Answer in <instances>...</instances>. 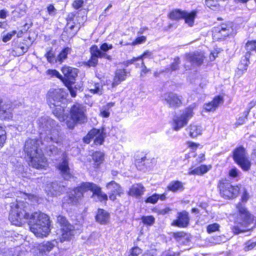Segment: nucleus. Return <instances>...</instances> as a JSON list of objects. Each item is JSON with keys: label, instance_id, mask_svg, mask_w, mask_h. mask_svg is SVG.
Here are the masks:
<instances>
[{"label": "nucleus", "instance_id": "nucleus-1", "mask_svg": "<svg viewBox=\"0 0 256 256\" xmlns=\"http://www.w3.org/2000/svg\"><path fill=\"white\" fill-rule=\"evenodd\" d=\"M9 220L12 224L20 226L24 220L30 218L28 222L30 230L36 237L46 236L50 232L48 216L41 212L32 214L30 217L28 212L29 204L24 201L16 200L10 203Z\"/></svg>", "mask_w": 256, "mask_h": 256}, {"label": "nucleus", "instance_id": "nucleus-2", "mask_svg": "<svg viewBox=\"0 0 256 256\" xmlns=\"http://www.w3.org/2000/svg\"><path fill=\"white\" fill-rule=\"evenodd\" d=\"M42 140L35 139L28 140L24 144V150L28 157V164L32 167L40 169L46 165V160L44 157L40 146Z\"/></svg>", "mask_w": 256, "mask_h": 256}, {"label": "nucleus", "instance_id": "nucleus-3", "mask_svg": "<svg viewBox=\"0 0 256 256\" xmlns=\"http://www.w3.org/2000/svg\"><path fill=\"white\" fill-rule=\"evenodd\" d=\"M88 190L92 192L93 195L96 196L100 200L108 199L107 195L102 192L100 187L92 182H85L69 192L66 202L72 205L76 204L83 198L84 193Z\"/></svg>", "mask_w": 256, "mask_h": 256}, {"label": "nucleus", "instance_id": "nucleus-4", "mask_svg": "<svg viewBox=\"0 0 256 256\" xmlns=\"http://www.w3.org/2000/svg\"><path fill=\"white\" fill-rule=\"evenodd\" d=\"M37 124L40 131V138H44V144L50 139L57 144L60 142L58 126L55 120L48 116H44L38 120Z\"/></svg>", "mask_w": 256, "mask_h": 256}, {"label": "nucleus", "instance_id": "nucleus-5", "mask_svg": "<svg viewBox=\"0 0 256 256\" xmlns=\"http://www.w3.org/2000/svg\"><path fill=\"white\" fill-rule=\"evenodd\" d=\"M113 48L112 44L104 42L98 48L96 45H93L90 48V59L87 62L86 64L89 66H95L98 64V58H104L110 61L112 59V56L106 52Z\"/></svg>", "mask_w": 256, "mask_h": 256}, {"label": "nucleus", "instance_id": "nucleus-6", "mask_svg": "<svg viewBox=\"0 0 256 256\" xmlns=\"http://www.w3.org/2000/svg\"><path fill=\"white\" fill-rule=\"evenodd\" d=\"M86 110L82 104H76L70 110V118L72 121H67L66 125L70 129H73L76 124H85L88 121Z\"/></svg>", "mask_w": 256, "mask_h": 256}, {"label": "nucleus", "instance_id": "nucleus-7", "mask_svg": "<svg viewBox=\"0 0 256 256\" xmlns=\"http://www.w3.org/2000/svg\"><path fill=\"white\" fill-rule=\"evenodd\" d=\"M195 104H193L186 108L180 115L174 116L172 120V128L176 131H178L187 124L189 120L194 115L193 109Z\"/></svg>", "mask_w": 256, "mask_h": 256}, {"label": "nucleus", "instance_id": "nucleus-8", "mask_svg": "<svg viewBox=\"0 0 256 256\" xmlns=\"http://www.w3.org/2000/svg\"><path fill=\"white\" fill-rule=\"evenodd\" d=\"M57 223L60 226L62 234L60 238V242L69 240L74 234V226L70 224L64 216L60 215L57 216Z\"/></svg>", "mask_w": 256, "mask_h": 256}, {"label": "nucleus", "instance_id": "nucleus-9", "mask_svg": "<svg viewBox=\"0 0 256 256\" xmlns=\"http://www.w3.org/2000/svg\"><path fill=\"white\" fill-rule=\"evenodd\" d=\"M218 188L220 194L223 197L227 198H235L239 191V188L238 186H232L226 180L220 181Z\"/></svg>", "mask_w": 256, "mask_h": 256}, {"label": "nucleus", "instance_id": "nucleus-10", "mask_svg": "<svg viewBox=\"0 0 256 256\" xmlns=\"http://www.w3.org/2000/svg\"><path fill=\"white\" fill-rule=\"evenodd\" d=\"M234 159L244 170H248L250 169V162L246 157V150L243 147L240 146L234 150Z\"/></svg>", "mask_w": 256, "mask_h": 256}, {"label": "nucleus", "instance_id": "nucleus-11", "mask_svg": "<svg viewBox=\"0 0 256 256\" xmlns=\"http://www.w3.org/2000/svg\"><path fill=\"white\" fill-rule=\"evenodd\" d=\"M233 32L232 24H222L214 28L213 38L215 40H222L231 34Z\"/></svg>", "mask_w": 256, "mask_h": 256}, {"label": "nucleus", "instance_id": "nucleus-12", "mask_svg": "<svg viewBox=\"0 0 256 256\" xmlns=\"http://www.w3.org/2000/svg\"><path fill=\"white\" fill-rule=\"evenodd\" d=\"M106 134L104 130L92 128L83 138V141L86 144H90L91 140L94 139V143L96 144H102L104 142Z\"/></svg>", "mask_w": 256, "mask_h": 256}, {"label": "nucleus", "instance_id": "nucleus-13", "mask_svg": "<svg viewBox=\"0 0 256 256\" xmlns=\"http://www.w3.org/2000/svg\"><path fill=\"white\" fill-rule=\"evenodd\" d=\"M66 97V92L61 88L50 89L47 94L48 101L50 106H55L60 103Z\"/></svg>", "mask_w": 256, "mask_h": 256}, {"label": "nucleus", "instance_id": "nucleus-14", "mask_svg": "<svg viewBox=\"0 0 256 256\" xmlns=\"http://www.w3.org/2000/svg\"><path fill=\"white\" fill-rule=\"evenodd\" d=\"M62 140L58 144H57L52 140H48V142L44 144V138L42 139V142H41V146L44 150L46 154L50 156H54L60 154V148H58V146L61 144Z\"/></svg>", "mask_w": 256, "mask_h": 256}, {"label": "nucleus", "instance_id": "nucleus-15", "mask_svg": "<svg viewBox=\"0 0 256 256\" xmlns=\"http://www.w3.org/2000/svg\"><path fill=\"white\" fill-rule=\"evenodd\" d=\"M64 77H62V81L66 86H72L74 84L76 78L78 76V70L70 66H64L62 68Z\"/></svg>", "mask_w": 256, "mask_h": 256}, {"label": "nucleus", "instance_id": "nucleus-16", "mask_svg": "<svg viewBox=\"0 0 256 256\" xmlns=\"http://www.w3.org/2000/svg\"><path fill=\"white\" fill-rule=\"evenodd\" d=\"M56 242L55 240L46 241L40 244L33 250L35 256H44L50 252L56 246Z\"/></svg>", "mask_w": 256, "mask_h": 256}, {"label": "nucleus", "instance_id": "nucleus-17", "mask_svg": "<svg viewBox=\"0 0 256 256\" xmlns=\"http://www.w3.org/2000/svg\"><path fill=\"white\" fill-rule=\"evenodd\" d=\"M182 99L181 96H178L176 94L173 92H169L164 94V100L170 108L179 107L182 104Z\"/></svg>", "mask_w": 256, "mask_h": 256}, {"label": "nucleus", "instance_id": "nucleus-18", "mask_svg": "<svg viewBox=\"0 0 256 256\" xmlns=\"http://www.w3.org/2000/svg\"><path fill=\"white\" fill-rule=\"evenodd\" d=\"M189 222L188 213L184 210L178 213L177 219L173 221L172 225L179 228H184L188 226Z\"/></svg>", "mask_w": 256, "mask_h": 256}, {"label": "nucleus", "instance_id": "nucleus-19", "mask_svg": "<svg viewBox=\"0 0 256 256\" xmlns=\"http://www.w3.org/2000/svg\"><path fill=\"white\" fill-rule=\"evenodd\" d=\"M64 190V186L58 182H53L47 184L46 191L48 194L51 196L60 195Z\"/></svg>", "mask_w": 256, "mask_h": 256}, {"label": "nucleus", "instance_id": "nucleus-20", "mask_svg": "<svg viewBox=\"0 0 256 256\" xmlns=\"http://www.w3.org/2000/svg\"><path fill=\"white\" fill-rule=\"evenodd\" d=\"M106 188L110 191V199L114 200L116 199V196H120L123 194L122 188L119 184L114 181H112L106 184Z\"/></svg>", "mask_w": 256, "mask_h": 256}, {"label": "nucleus", "instance_id": "nucleus-21", "mask_svg": "<svg viewBox=\"0 0 256 256\" xmlns=\"http://www.w3.org/2000/svg\"><path fill=\"white\" fill-rule=\"evenodd\" d=\"M185 57L188 62L198 66L202 64L204 58L203 52H199L187 54Z\"/></svg>", "mask_w": 256, "mask_h": 256}, {"label": "nucleus", "instance_id": "nucleus-22", "mask_svg": "<svg viewBox=\"0 0 256 256\" xmlns=\"http://www.w3.org/2000/svg\"><path fill=\"white\" fill-rule=\"evenodd\" d=\"M58 168L65 180H68L71 178L72 174L70 172L68 161L66 158H64L62 161L59 163Z\"/></svg>", "mask_w": 256, "mask_h": 256}, {"label": "nucleus", "instance_id": "nucleus-23", "mask_svg": "<svg viewBox=\"0 0 256 256\" xmlns=\"http://www.w3.org/2000/svg\"><path fill=\"white\" fill-rule=\"evenodd\" d=\"M240 212V218L243 220L246 224H249L254 220L252 216L248 212L246 208L243 204L238 203L236 206Z\"/></svg>", "mask_w": 256, "mask_h": 256}, {"label": "nucleus", "instance_id": "nucleus-24", "mask_svg": "<svg viewBox=\"0 0 256 256\" xmlns=\"http://www.w3.org/2000/svg\"><path fill=\"white\" fill-rule=\"evenodd\" d=\"M156 160L155 158L146 156L142 158H138L136 161L137 167L143 166L146 168H150L156 164Z\"/></svg>", "mask_w": 256, "mask_h": 256}, {"label": "nucleus", "instance_id": "nucleus-25", "mask_svg": "<svg viewBox=\"0 0 256 256\" xmlns=\"http://www.w3.org/2000/svg\"><path fill=\"white\" fill-rule=\"evenodd\" d=\"M126 71L124 69H118L115 72V75L112 84V88H115L124 81L126 78Z\"/></svg>", "mask_w": 256, "mask_h": 256}, {"label": "nucleus", "instance_id": "nucleus-26", "mask_svg": "<svg viewBox=\"0 0 256 256\" xmlns=\"http://www.w3.org/2000/svg\"><path fill=\"white\" fill-rule=\"evenodd\" d=\"M211 168V165L202 164L194 169L190 168L188 174L189 175L202 176L209 171Z\"/></svg>", "mask_w": 256, "mask_h": 256}, {"label": "nucleus", "instance_id": "nucleus-27", "mask_svg": "<svg viewBox=\"0 0 256 256\" xmlns=\"http://www.w3.org/2000/svg\"><path fill=\"white\" fill-rule=\"evenodd\" d=\"M12 108L10 104H2L0 108V118L2 120H8L12 117Z\"/></svg>", "mask_w": 256, "mask_h": 256}, {"label": "nucleus", "instance_id": "nucleus-28", "mask_svg": "<svg viewBox=\"0 0 256 256\" xmlns=\"http://www.w3.org/2000/svg\"><path fill=\"white\" fill-rule=\"evenodd\" d=\"M110 219L109 214L102 209H99L96 216V221L101 224H106Z\"/></svg>", "mask_w": 256, "mask_h": 256}, {"label": "nucleus", "instance_id": "nucleus-29", "mask_svg": "<svg viewBox=\"0 0 256 256\" xmlns=\"http://www.w3.org/2000/svg\"><path fill=\"white\" fill-rule=\"evenodd\" d=\"M246 62L244 63L245 66H246L249 64V58L250 56L252 54L251 51L256 52V41L252 40L248 41L246 44Z\"/></svg>", "mask_w": 256, "mask_h": 256}, {"label": "nucleus", "instance_id": "nucleus-30", "mask_svg": "<svg viewBox=\"0 0 256 256\" xmlns=\"http://www.w3.org/2000/svg\"><path fill=\"white\" fill-rule=\"evenodd\" d=\"M186 130L191 138H195L201 134L202 128L201 126L192 124L186 128Z\"/></svg>", "mask_w": 256, "mask_h": 256}, {"label": "nucleus", "instance_id": "nucleus-31", "mask_svg": "<svg viewBox=\"0 0 256 256\" xmlns=\"http://www.w3.org/2000/svg\"><path fill=\"white\" fill-rule=\"evenodd\" d=\"M167 188L174 192H182L184 190V184L178 180L172 181L168 184Z\"/></svg>", "mask_w": 256, "mask_h": 256}, {"label": "nucleus", "instance_id": "nucleus-32", "mask_svg": "<svg viewBox=\"0 0 256 256\" xmlns=\"http://www.w3.org/2000/svg\"><path fill=\"white\" fill-rule=\"evenodd\" d=\"M222 101V97L218 96L216 97L211 102L204 105V109L206 111H212L218 106L220 104Z\"/></svg>", "mask_w": 256, "mask_h": 256}, {"label": "nucleus", "instance_id": "nucleus-33", "mask_svg": "<svg viewBox=\"0 0 256 256\" xmlns=\"http://www.w3.org/2000/svg\"><path fill=\"white\" fill-rule=\"evenodd\" d=\"M51 108H53L52 112L58 118L60 121H63L64 120V108L60 106V103L56 104V105L52 106Z\"/></svg>", "mask_w": 256, "mask_h": 256}, {"label": "nucleus", "instance_id": "nucleus-34", "mask_svg": "<svg viewBox=\"0 0 256 256\" xmlns=\"http://www.w3.org/2000/svg\"><path fill=\"white\" fill-rule=\"evenodd\" d=\"M144 187L140 184L133 185L130 189L128 194L132 196H140L143 194Z\"/></svg>", "mask_w": 256, "mask_h": 256}, {"label": "nucleus", "instance_id": "nucleus-35", "mask_svg": "<svg viewBox=\"0 0 256 256\" xmlns=\"http://www.w3.org/2000/svg\"><path fill=\"white\" fill-rule=\"evenodd\" d=\"M196 16V12H192L189 13L185 12L183 18L185 20V22L190 26H192L194 23V20Z\"/></svg>", "mask_w": 256, "mask_h": 256}, {"label": "nucleus", "instance_id": "nucleus-36", "mask_svg": "<svg viewBox=\"0 0 256 256\" xmlns=\"http://www.w3.org/2000/svg\"><path fill=\"white\" fill-rule=\"evenodd\" d=\"M180 63L179 57H176L168 68H166L162 71V72H168L178 70L179 65Z\"/></svg>", "mask_w": 256, "mask_h": 256}, {"label": "nucleus", "instance_id": "nucleus-37", "mask_svg": "<svg viewBox=\"0 0 256 256\" xmlns=\"http://www.w3.org/2000/svg\"><path fill=\"white\" fill-rule=\"evenodd\" d=\"M185 11H182L180 10H172L168 14V17L172 20H177L183 18Z\"/></svg>", "mask_w": 256, "mask_h": 256}, {"label": "nucleus", "instance_id": "nucleus-38", "mask_svg": "<svg viewBox=\"0 0 256 256\" xmlns=\"http://www.w3.org/2000/svg\"><path fill=\"white\" fill-rule=\"evenodd\" d=\"M92 158L96 164L98 166L104 160V154L102 152L96 151L92 154Z\"/></svg>", "mask_w": 256, "mask_h": 256}, {"label": "nucleus", "instance_id": "nucleus-39", "mask_svg": "<svg viewBox=\"0 0 256 256\" xmlns=\"http://www.w3.org/2000/svg\"><path fill=\"white\" fill-rule=\"evenodd\" d=\"M70 49L67 47L63 49L60 54L58 56L56 62H58L60 63H62L64 60L67 58L68 54L70 52Z\"/></svg>", "mask_w": 256, "mask_h": 256}, {"label": "nucleus", "instance_id": "nucleus-40", "mask_svg": "<svg viewBox=\"0 0 256 256\" xmlns=\"http://www.w3.org/2000/svg\"><path fill=\"white\" fill-rule=\"evenodd\" d=\"M172 236L178 242H180L183 240H186L188 238L186 234L182 231L173 232Z\"/></svg>", "mask_w": 256, "mask_h": 256}, {"label": "nucleus", "instance_id": "nucleus-41", "mask_svg": "<svg viewBox=\"0 0 256 256\" xmlns=\"http://www.w3.org/2000/svg\"><path fill=\"white\" fill-rule=\"evenodd\" d=\"M141 220L144 224L151 226L155 222V218L152 216H142Z\"/></svg>", "mask_w": 256, "mask_h": 256}, {"label": "nucleus", "instance_id": "nucleus-42", "mask_svg": "<svg viewBox=\"0 0 256 256\" xmlns=\"http://www.w3.org/2000/svg\"><path fill=\"white\" fill-rule=\"evenodd\" d=\"M90 92L93 94L101 95L103 93L102 86L99 83H96L94 88L90 90Z\"/></svg>", "mask_w": 256, "mask_h": 256}, {"label": "nucleus", "instance_id": "nucleus-43", "mask_svg": "<svg viewBox=\"0 0 256 256\" xmlns=\"http://www.w3.org/2000/svg\"><path fill=\"white\" fill-rule=\"evenodd\" d=\"M14 254L13 248H0V256H14Z\"/></svg>", "mask_w": 256, "mask_h": 256}, {"label": "nucleus", "instance_id": "nucleus-44", "mask_svg": "<svg viewBox=\"0 0 256 256\" xmlns=\"http://www.w3.org/2000/svg\"><path fill=\"white\" fill-rule=\"evenodd\" d=\"M146 40V37L145 36H141L137 38L136 39V40L134 41L131 44L132 45H136V44H140L145 42ZM120 44L124 45V46L130 44H128V43L123 44L122 42H120Z\"/></svg>", "mask_w": 256, "mask_h": 256}, {"label": "nucleus", "instance_id": "nucleus-45", "mask_svg": "<svg viewBox=\"0 0 256 256\" xmlns=\"http://www.w3.org/2000/svg\"><path fill=\"white\" fill-rule=\"evenodd\" d=\"M46 74L50 76V77L58 78L62 80V76L60 74V72L58 71H57L56 70H48L46 71Z\"/></svg>", "mask_w": 256, "mask_h": 256}, {"label": "nucleus", "instance_id": "nucleus-46", "mask_svg": "<svg viewBox=\"0 0 256 256\" xmlns=\"http://www.w3.org/2000/svg\"><path fill=\"white\" fill-rule=\"evenodd\" d=\"M220 225L216 223L209 224L207 226L206 230L208 233L211 234L218 230Z\"/></svg>", "mask_w": 256, "mask_h": 256}, {"label": "nucleus", "instance_id": "nucleus-47", "mask_svg": "<svg viewBox=\"0 0 256 256\" xmlns=\"http://www.w3.org/2000/svg\"><path fill=\"white\" fill-rule=\"evenodd\" d=\"M256 246V242L248 240L244 244V251L247 252L252 250Z\"/></svg>", "mask_w": 256, "mask_h": 256}, {"label": "nucleus", "instance_id": "nucleus-48", "mask_svg": "<svg viewBox=\"0 0 256 256\" xmlns=\"http://www.w3.org/2000/svg\"><path fill=\"white\" fill-rule=\"evenodd\" d=\"M6 132L0 126V147H2L6 140Z\"/></svg>", "mask_w": 256, "mask_h": 256}, {"label": "nucleus", "instance_id": "nucleus-49", "mask_svg": "<svg viewBox=\"0 0 256 256\" xmlns=\"http://www.w3.org/2000/svg\"><path fill=\"white\" fill-rule=\"evenodd\" d=\"M158 200V194H154L152 196L148 197L145 200L146 203L156 204Z\"/></svg>", "mask_w": 256, "mask_h": 256}, {"label": "nucleus", "instance_id": "nucleus-50", "mask_svg": "<svg viewBox=\"0 0 256 256\" xmlns=\"http://www.w3.org/2000/svg\"><path fill=\"white\" fill-rule=\"evenodd\" d=\"M142 252V250L138 246L132 248L130 251L128 256H138Z\"/></svg>", "mask_w": 256, "mask_h": 256}, {"label": "nucleus", "instance_id": "nucleus-51", "mask_svg": "<svg viewBox=\"0 0 256 256\" xmlns=\"http://www.w3.org/2000/svg\"><path fill=\"white\" fill-rule=\"evenodd\" d=\"M153 52L150 50L145 51L142 54L138 56V60H143L144 58H152Z\"/></svg>", "mask_w": 256, "mask_h": 256}, {"label": "nucleus", "instance_id": "nucleus-52", "mask_svg": "<svg viewBox=\"0 0 256 256\" xmlns=\"http://www.w3.org/2000/svg\"><path fill=\"white\" fill-rule=\"evenodd\" d=\"M16 34V31L14 30L6 34V35L3 36L2 40L4 42H6L10 40L12 37Z\"/></svg>", "mask_w": 256, "mask_h": 256}, {"label": "nucleus", "instance_id": "nucleus-53", "mask_svg": "<svg viewBox=\"0 0 256 256\" xmlns=\"http://www.w3.org/2000/svg\"><path fill=\"white\" fill-rule=\"evenodd\" d=\"M180 252H174L170 250H166L162 252V256H179Z\"/></svg>", "mask_w": 256, "mask_h": 256}, {"label": "nucleus", "instance_id": "nucleus-54", "mask_svg": "<svg viewBox=\"0 0 256 256\" xmlns=\"http://www.w3.org/2000/svg\"><path fill=\"white\" fill-rule=\"evenodd\" d=\"M45 56L48 62L50 63L54 62V56L53 53L50 50H49L46 54Z\"/></svg>", "mask_w": 256, "mask_h": 256}, {"label": "nucleus", "instance_id": "nucleus-55", "mask_svg": "<svg viewBox=\"0 0 256 256\" xmlns=\"http://www.w3.org/2000/svg\"><path fill=\"white\" fill-rule=\"evenodd\" d=\"M83 4V0H74L72 3V6L75 9H78L82 6Z\"/></svg>", "mask_w": 256, "mask_h": 256}, {"label": "nucleus", "instance_id": "nucleus-56", "mask_svg": "<svg viewBox=\"0 0 256 256\" xmlns=\"http://www.w3.org/2000/svg\"><path fill=\"white\" fill-rule=\"evenodd\" d=\"M100 114L103 118H108L110 114L109 110L104 106L100 110Z\"/></svg>", "mask_w": 256, "mask_h": 256}, {"label": "nucleus", "instance_id": "nucleus-57", "mask_svg": "<svg viewBox=\"0 0 256 256\" xmlns=\"http://www.w3.org/2000/svg\"><path fill=\"white\" fill-rule=\"evenodd\" d=\"M47 10L50 15L54 16L56 12V10L52 4H50L47 7Z\"/></svg>", "mask_w": 256, "mask_h": 256}, {"label": "nucleus", "instance_id": "nucleus-58", "mask_svg": "<svg viewBox=\"0 0 256 256\" xmlns=\"http://www.w3.org/2000/svg\"><path fill=\"white\" fill-rule=\"evenodd\" d=\"M138 60V57L136 58H132L126 61H125L124 62V64L126 66H128V65L134 64Z\"/></svg>", "mask_w": 256, "mask_h": 256}, {"label": "nucleus", "instance_id": "nucleus-59", "mask_svg": "<svg viewBox=\"0 0 256 256\" xmlns=\"http://www.w3.org/2000/svg\"><path fill=\"white\" fill-rule=\"evenodd\" d=\"M246 60V56H244V58L240 62V64H238V68L240 70H246L247 69V68L248 66H248H245L244 64V63L246 62V61L245 60Z\"/></svg>", "mask_w": 256, "mask_h": 256}, {"label": "nucleus", "instance_id": "nucleus-60", "mask_svg": "<svg viewBox=\"0 0 256 256\" xmlns=\"http://www.w3.org/2000/svg\"><path fill=\"white\" fill-rule=\"evenodd\" d=\"M141 66H142V74H141V75L142 74H146L148 72L150 71V70L146 66L144 65V64L143 62V60H142L141 62Z\"/></svg>", "mask_w": 256, "mask_h": 256}, {"label": "nucleus", "instance_id": "nucleus-61", "mask_svg": "<svg viewBox=\"0 0 256 256\" xmlns=\"http://www.w3.org/2000/svg\"><path fill=\"white\" fill-rule=\"evenodd\" d=\"M249 198L248 194L247 192L245 190H244V193L242 196V200L243 202H246Z\"/></svg>", "mask_w": 256, "mask_h": 256}, {"label": "nucleus", "instance_id": "nucleus-62", "mask_svg": "<svg viewBox=\"0 0 256 256\" xmlns=\"http://www.w3.org/2000/svg\"><path fill=\"white\" fill-rule=\"evenodd\" d=\"M249 229L247 230H241L240 228L238 226L234 227L233 230L234 234H239L242 232H245L248 231Z\"/></svg>", "mask_w": 256, "mask_h": 256}, {"label": "nucleus", "instance_id": "nucleus-63", "mask_svg": "<svg viewBox=\"0 0 256 256\" xmlns=\"http://www.w3.org/2000/svg\"><path fill=\"white\" fill-rule=\"evenodd\" d=\"M229 174L231 177H236L238 175V170L236 168H232L230 170Z\"/></svg>", "mask_w": 256, "mask_h": 256}, {"label": "nucleus", "instance_id": "nucleus-64", "mask_svg": "<svg viewBox=\"0 0 256 256\" xmlns=\"http://www.w3.org/2000/svg\"><path fill=\"white\" fill-rule=\"evenodd\" d=\"M170 210H171L169 208H164L160 210L158 212L159 214L164 215L168 213Z\"/></svg>", "mask_w": 256, "mask_h": 256}]
</instances>
